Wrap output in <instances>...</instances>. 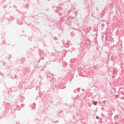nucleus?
I'll use <instances>...</instances> for the list:
<instances>
[{
    "label": "nucleus",
    "instance_id": "obj_1",
    "mask_svg": "<svg viewBox=\"0 0 124 124\" xmlns=\"http://www.w3.org/2000/svg\"><path fill=\"white\" fill-rule=\"evenodd\" d=\"M80 88H77L75 90H74V92L75 93H77V92H78L79 91V89Z\"/></svg>",
    "mask_w": 124,
    "mask_h": 124
},
{
    "label": "nucleus",
    "instance_id": "obj_2",
    "mask_svg": "<svg viewBox=\"0 0 124 124\" xmlns=\"http://www.w3.org/2000/svg\"><path fill=\"white\" fill-rule=\"evenodd\" d=\"M97 101H95L93 103L94 105H96L97 104Z\"/></svg>",
    "mask_w": 124,
    "mask_h": 124
},
{
    "label": "nucleus",
    "instance_id": "obj_3",
    "mask_svg": "<svg viewBox=\"0 0 124 124\" xmlns=\"http://www.w3.org/2000/svg\"><path fill=\"white\" fill-rule=\"evenodd\" d=\"M105 25V24L104 23H102L101 24V26L102 27H103Z\"/></svg>",
    "mask_w": 124,
    "mask_h": 124
},
{
    "label": "nucleus",
    "instance_id": "obj_4",
    "mask_svg": "<svg viewBox=\"0 0 124 124\" xmlns=\"http://www.w3.org/2000/svg\"><path fill=\"white\" fill-rule=\"evenodd\" d=\"M23 23L21 22H20L18 23V24L19 25H22V24Z\"/></svg>",
    "mask_w": 124,
    "mask_h": 124
},
{
    "label": "nucleus",
    "instance_id": "obj_5",
    "mask_svg": "<svg viewBox=\"0 0 124 124\" xmlns=\"http://www.w3.org/2000/svg\"><path fill=\"white\" fill-rule=\"evenodd\" d=\"M96 119H99V116H96Z\"/></svg>",
    "mask_w": 124,
    "mask_h": 124
},
{
    "label": "nucleus",
    "instance_id": "obj_6",
    "mask_svg": "<svg viewBox=\"0 0 124 124\" xmlns=\"http://www.w3.org/2000/svg\"><path fill=\"white\" fill-rule=\"evenodd\" d=\"M71 49L72 50H74V48L73 47H72L71 48Z\"/></svg>",
    "mask_w": 124,
    "mask_h": 124
},
{
    "label": "nucleus",
    "instance_id": "obj_7",
    "mask_svg": "<svg viewBox=\"0 0 124 124\" xmlns=\"http://www.w3.org/2000/svg\"><path fill=\"white\" fill-rule=\"evenodd\" d=\"M16 5H14L13 7H14L15 8V7H16Z\"/></svg>",
    "mask_w": 124,
    "mask_h": 124
},
{
    "label": "nucleus",
    "instance_id": "obj_8",
    "mask_svg": "<svg viewBox=\"0 0 124 124\" xmlns=\"http://www.w3.org/2000/svg\"><path fill=\"white\" fill-rule=\"evenodd\" d=\"M113 89L114 90L115 89V88H113Z\"/></svg>",
    "mask_w": 124,
    "mask_h": 124
},
{
    "label": "nucleus",
    "instance_id": "obj_9",
    "mask_svg": "<svg viewBox=\"0 0 124 124\" xmlns=\"http://www.w3.org/2000/svg\"><path fill=\"white\" fill-rule=\"evenodd\" d=\"M1 21H0V22H1Z\"/></svg>",
    "mask_w": 124,
    "mask_h": 124
}]
</instances>
